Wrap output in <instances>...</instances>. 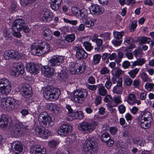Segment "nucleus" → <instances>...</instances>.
<instances>
[{
    "mask_svg": "<svg viewBox=\"0 0 154 154\" xmlns=\"http://www.w3.org/2000/svg\"><path fill=\"white\" fill-rule=\"evenodd\" d=\"M13 35L17 38H20L21 35L20 32L22 30L25 33H29L31 30L26 25L25 20L21 18L15 20L13 23L12 26Z\"/></svg>",
    "mask_w": 154,
    "mask_h": 154,
    "instance_id": "f257e3e1",
    "label": "nucleus"
},
{
    "mask_svg": "<svg viewBox=\"0 0 154 154\" xmlns=\"http://www.w3.org/2000/svg\"><path fill=\"white\" fill-rule=\"evenodd\" d=\"M1 106L6 110L10 111L17 109L18 106V101L13 98L8 97L1 99Z\"/></svg>",
    "mask_w": 154,
    "mask_h": 154,
    "instance_id": "f03ea898",
    "label": "nucleus"
},
{
    "mask_svg": "<svg viewBox=\"0 0 154 154\" xmlns=\"http://www.w3.org/2000/svg\"><path fill=\"white\" fill-rule=\"evenodd\" d=\"M32 53L37 56H41L48 52L50 46L48 43H42L41 45H32L31 47Z\"/></svg>",
    "mask_w": 154,
    "mask_h": 154,
    "instance_id": "7ed1b4c3",
    "label": "nucleus"
},
{
    "mask_svg": "<svg viewBox=\"0 0 154 154\" xmlns=\"http://www.w3.org/2000/svg\"><path fill=\"white\" fill-rule=\"evenodd\" d=\"M93 139L88 140L84 143L83 148L86 154H96L98 150L97 143Z\"/></svg>",
    "mask_w": 154,
    "mask_h": 154,
    "instance_id": "20e7f679",
    "label": "nucleus"
},
{
    "mask_svg": "<svg viewBox=\"0 0 154 154\" xmlns=\"http://www.w3.org/2000/svg\"><path fill=\"white\" fill-rule=\"evenodd\" d=\"M69 72L72 74L82 73L85 71V63L83 61L78 63L71 62L70 64Z\"/></svg>",
    "mask_w": 154,
    "mask_h": 154,
    "instance_id": "39448f33",
    "label": "nucleus"
},
{
    "mask_svg": "<svg viewBox=\"0 0 154 154\" xmlns=\"http://www.w3.org/2000/svg\"><path fill=\"white\" fill-rule=\"evenodd\" d=\"M49 88L44 94V95L45 98L49 100H55L60 94V90L59 88H55L52 86H51Z\"/></svg>",
    "mask_w": 154,
    "mask_h": 154,
    "instance_id": "423d86ee",
    "label": "nucleus"
},
{
    "mask_svg": "<svg viewBox=\"0 0 154 154\" xmlns=\"http://www.w3.org/2000/svg\"><path fill=\"white\" fill-rule=\"evenodd\" d=\"M38 120L41 125L45 127L52 126L53 125L51 124L53 122L52 116L46 112H43L40 114L38 116Z\"/></svg>",
    "mask_w": 154,
    "mask_h": 154,
    "instance_id": "0eeeda50",
    "label": "nucleus"
},
{
    "mask_svg": "<svg viewBox=\"0 0 154 154\" xmlns=\"http://www.w3.org/2000/svg\"><path fill=\"white\" fill-rule=\"evenodd\" d=\"M87 95V91L85 89L77 91L74 93V100L76 103H83Z\"/></svg>",
    "mask_w": 154,
    "mask_h": 154,
    "instance_id": "6e6552de",
    "label": "nucleus"
},
{
    "mask_svg": "<svg viewBox=\"0 0 154 154\" xmlns=\"http://www.w3.org/2000/svg\"><path fill=\"white\" fill-rule=\"evenodd\" d=\"M13 68L11 72V75L17 76L20 74L24 73V69L22 65L20 63H14L12 64Z\"/></svg>",
    "mask_w": 154,
    "mask_h": 154,
    "instance_id": "1a4fd4ad",
    "label": "nucleus"
},
{
    "mask_svg": "<svg viewBox=\"0 0 154 154\" xmlns=\"http://www.w3.org/2000/svg\"><path fill=\"white\" fill-rule=\"evenodd\" d=\"M40 16L43 20L47 22H50L53 18V13L45 8L41 10Z\"/></svg>",
    "mask_w": 154,
    "mask_h": 154,
    "instance_id": "9d476101",
    "label": "nucleus"
},
{
    "mask_svg": "<svg viewBox=\"0 0 154 154\" xmlns=\"http://www.w3.org/2000/svg\"><path fill=\"white\" fill-rule=\"evenodd\" d=\"M73 49L76 51L75 56L77 59L83 60L88 57L87 53L81 47L74 46L73 48Z\"/></svg>",
    "mask_w": 154,
    "mask_h": 154,
    "instance_id": "9b49d317",
    "label": "nucleus"
},
{
    "mask_svg": "<svg viewBox=\"0 0 154 154\" xmlns=\"http://www.w3.org/2000/svg\"><path fill=\"white\" fill-rule=\"evenodd\" d=\"M4 57L6 60L11 59H18L20 57V55L17 51L14 50H8L5 52Z\"/></svg>",
    "mask_w": 154,
    "mask_h": 154,
    "instance_id": "f8f14e48",
    "label": "nucleus"
},
{
    "mask_svg": "<svg viewBox=\"0 0 154 154\" xmlns=\"http://www.w3.org/2000/svg\"><path fill=\"white\" fill-rule=\"evenodd\" d=\"M64 58L61 56L55 55L53 56L48 62V65L52 66L59 65L63 61Z\"/></svg>",
    "mask_w": 154,
    "mask_h": 154,
    "instance_id": "ddd939ff",
    "label": "nucleus"
},
{
    "mask_svg": "<svg viewBox=\"0 0 154 154\" xmlns=\"http://www.w3.org/2000/svg\"><path fill=\"white\" fill-rule=\"evenodd\" d=\"M30 153L31 154H47L46 149L38 145L32 146L30 148Z\"/></svg>",
    "mask_w": 154,
    "mask_h": 154,
    "instance_id": "4468645a",
    "label": "nucleus"
},
{
    "mask_svg": "<svg viewBox=\"0 0 154 154\" xmlns=\"http://www.w3.org/2000/svg\"><path fill=\"white\" fill-rule=\"evenodd\" d=\"M89 9L91 14L97 15L101 14L104 11L103 8L99 5L94 4H92Z\"/></svg>",
    "mask_w": 154,
    "mask_h": 154,
    "instance_id": "2eb2a0df",
    "label": "nucleus"
},
{
    "mask_svg": "<svg viewBox=\"0 0 154 154\" xmlns=\"http://www.w3.org/2000/svg\"><path fill=\"white\" fill-rule=\"evenodd\" d=\"M24 126L22 123L18 121L15 123L14 128L13 129L14 134H21V135L25 134V129L24 128Z\"/></svg>",
    "mask_w": 154,
    "mask_h": 154,
    "instance_id": "dca6fc26",
    "label": "nucleus"
},
{
    "mask_svg": "<svg viewBox=\"0 0 154 154\" xmlns=\"http://www.w3.org/2000/svg\"><path fill=\"white\" fill-rule=\"evenodd\" d=\"M80 128V129L87 133H89L94 130V128L92 124L86 122L81 123Z\"/></svg>",
    "mask_w": 154,
    "mask_h": 154,
    "instance_id": "f3484780",
    "label": "nucleus"
},
{
    "mask_svg": "<svg viewBox=\"0 0 154 154\" xmlns=\"http://www.w3.org/2000/svg\"><path fill=\"white\" fill-rule=\"evenodd\" d=\"M72 127L71 125L68 124H64L60 127V128L57 131L59 135H65L69 132L72 131Z\"/></svg>",
    "mask_w": 154,
    "mask_h": 154,
    "instance_id": "a211bd4d",
    "label": "nucleus"
},
{
    "mask_svg": "<svg viewBox=\"0 0 154 154\" xmlns=\"http://www.w3.org/2000/svg\"><path fill=\"white\" fill-rule=\"evenodd\" d=\"M23 94L25 95V98H29L31 97L32 94V88L28 85H26L23 87Z\"/></svg>",
    "mask_w": 154,
    "mask_h": 154,
    "instance_id": "6ab92c4d",
    "label": "nucleus"
},
{
    "mask_svg": "<svg viewBox=\"0 0 154 154\" xmlns=\"http://www.w3.org/2000/svg\"><path fill=\"white\" fill-rule=\"evenodd\" d=\"M13 145L14 146L13 151L15 154H19L23 152V146L19 141L14 142Z\"/></svg>",
    "mask_w": 154,
    "mask_h": 154,
    "instance_id": "aec40b11",
    "label": "nucleus"
},
{
    "mask_svg": "<svg viewBox=\"0 0 154 154\" xmlns=\"http://www.w3.org/2000/svg\"><path fill=\"white\" fill-rule=\"evenodd\" d=\"M42 36L45 40L49 41L52 38L53 35L51 30L47 28L43 31L42 33Z\"/></svg>",
    "mask_w": 154,
    "mask_h": 154,
    "instance_id": "412c9836",
    "label": "nucleus"
},
{
    "mask_svg": "<svg viewBox=\"0 0 154 154\" xmlns=\"http://www.w3.org/2000/svg\"><path fill=\"white\" fill-rule=\"evenodd\" d=\"M26 67V69L30 73L36 74L38 72V66L34 63H27Z\"/></svg>",
    "mask_w": 154,
    "mask_h": 154,
    "instance_id": "4be33fe9",
    "label": "nucleus"
},
{
    "mask_svg": "<svg viewBox=\"0 0 154 154\" xmlns=\"http://www.w3.org/2000/svg\"><path fill=\"white\" fill-rule=\"evenodd\" d=\"M10 119L5 114H3L0 118V127L4 129L8 124Z\"/></svg>",
    "mask_w": 154,
    "mask_h": 154,
    "instance_id": "5701e85b",
    "label": "nucleus"
},
{
    "mask_svg": "<svg viewBox=\"0 0 154 154\" xmlns=\"http://www.w3.org/2000/svg\"><path fill=\"white\" fill-rule=\"evenodd\" d=\"M43 68L44 70H42V72L45 76L49 77L53 74L54 71V68H51L47 66H44Z\"/></svg>",
    "mask_w": 154,
    "mask_h": 154,
    "instance_id": "b1692460",
    "label": "nucleus"
},
{
    "mask_svg": "<svg viewBox=\"0 0 154 154\" xmlns=\"http://www.w3.org/2000/svg\"><path fill=\"white\" fill-rule=\"evenodd\" d=\"M63 0H51L50 5L51 8L55 10H58Z\"/></svg>",
    "mask_w": 154,
    "mask_h": 154,
    "instance_id": "393cba45",
    "label": "nucleus"
},
{
    "mask_svg": "<svg viewBox=\"0 0 154 154\" xmlns=\"http://www.w3.org/2000/svg\"><path fill=\"white\" fill-rule=\"evenodd\" d=\"M2 86L4 91H0V92L3 94H8L10 92L11 89V87L9 81H7Z\"/></svg>",
    "mask_w": 154,
    "mask_h": 154,
    "instance_id": "a878e982",
    "label": "nucleus"
},
{
    "mask_svg": "<svg viewBox=\"0 0 154 154\" xmlns=\"http://www.w3.org/2000/svg\"><path fill=\"white\" fill-rule=\"evenodd\" d=\"M35 131L36 134L38 133L40 134L48 135L51 134V132L49 130L43 127L36 128Z\"/></svg>",
    "mask_w": 154,
    "mask_h": 154,
    "instance_id": "bb28decb",
    "label": "nucleus"
},
{
    "mask_svg": "<svg viewBox=\"0 0 154 154\" xmlns=\"http://www.w3.org/2000/svg\"><path fill=\"white\" fill-rule=\"evenodd\" d=\"M98 94L102 96H105L107 94V91L103 84H99L98 86Z\"/></svg>",
    "mask_w": 154,
    "mask_h": 154,
    "instance_id": "cd10ccee",
    "label": "nucleus"
},
{
    "mask_svg": "<svg viewBox=\"0 0 154 154\" xmlns=\"http://www.w3.org/2000/svg\"><path fill=\"white\" fill-rule=\"evenodd\" d=\"M88 14L87 10L85 9L80 10L78 17L80 19H87Z\"/></svg>",
    "mask_w": 154,
    "mask_h": 154,
    "instance_id": "c85d7f7f",
    "label": "nucleus"
},
{
    "mask_svg": "<svg viewBox=\"0 0 154 154\" xmlns=\"http://www.w3.org/2000/svg\"><path fill=\"white\" fill-rule=\"evenodd\" d=\"M50 106L51 108H52L53 111L56 116H58L61 113V108L56 105L52 104Z\"/></svg>",
    "mask_w": 154,
    "mask_h": 154,
    "instance_id": "c756f323",
    "label": "nucleus"
},
{
    "mask_svg": "<svg viewBox=\"0 0 154 154\" xmlns=\"http://www.w3.org/2000/svg\"><path fill=\"white\" fill-rule=\"evenodd\" d=\"M138 41L140 44H146L150 42L151 39L149 38L141 36L138 38Z\"/></svg>",
    "mask_w": 154,
    "mask_h": 154,
    "instance_id": "7c9ffc66",
    "label": "nucleus"
},
{
    "mask_svg": "<svg viewBox=\"0 0 154 154\" xmlns=\"http://www.w3.org/2000/svg\"><path fill=\"white\" fill-rule=\"evenodd\" d=\"M145 60L143 58L137 59L134 62H133L132 66L133 67L136 66H142L145 63Z\"/></svg>",
    "mask_w": 154,
    "mask_h": 154,
    "instance_id": "2f4dec72",
    "label": "nucleus"
},
{
    "mask_svg": "<svg viewBox=\"0 0 154 154\" xmlns=\"http://www.w3.org/2000/svg\"><path fill=\"white\" fill-rule=\"evenodd\" d=\"M149 121H146L142 119L140 121V126L143 128L147 129L150 127L151 125Z\"/></svg>",
    "mask_w": 154,
    "mask_h": 154,
    "instance_id": "473e14b6",
    "label": "nucleus"
},
{
    "mask_svg": "<svg viewBox=\"0 0 154 154\" xmlns=\"http://www.w3.org/2000/svg\"><path fill=\"white\" fill-rule=\"evenodd\" d=\"M75 38V35L74 34H69L66 35L65 37V40L69 42H73Z\"/></svg>",
    "mask_w": 154,
    "mask_h": 154,
    "instance_id": "72a5a7b5",
    "label": "nucleus"
},
{
    "mask_svg": "<svg viewBox=\"0 0 154 154\" xmlns=\"http://www.w3.org/2000/svg\"><path fill=\"white\" fill-rule=\"evenodd\" d=\"M77 112H71L69 113L68 116L67 117V120L69 121L77 119Z\"/></svg>",
    "mask_w": 154,
    "mask_h": 154,
    "instance_id": "f704fd0d",
    "label": "nucleus"
},
{
    "mask_svg": "<svg viewBox=\"0 0 154 154\" xmlns=\"http://www.w3.org/2000/svg\"><path fill=\"white\" fill-rule=\"evenodd\" d=\"M101 58V56L99 54H96L93 56L92 61L93 64L96 65L98 63Z\"/></svg>",
    "mask_w": 154,
    "mask_h": 154,
    "instance_id": "c9c22d12",
    "label": "nucleus"
},
{
    "mask_svg": "<svg viewBox=\"0 0 154 154\" xmlns=\"http://www.w3.org/2000/svg\"><path fill=\"white\" fill-rule=\"evenodd\" d=\"M145 88L149 91H154V83L147 82L145 85Z\"/></svg>",
    "mask_w": 154,
    "mask_h": 154,
    "instance_id": "e433bc0d",
    "label": "nucleus"
},
{
    "mask_svg": "<svg viewBox=\"0 0 154 154\" xmlns=\"http://www.w3.org/2000/svg\"><path fill=\"white\" fill-rule=\"evenodd\" d=\"M60 142L59 140H52L48 142V145L49 147L54 148L58 145Z\"/></svg>",
    "mask_w": 154,
    "mask_h": 154,
    "instance_id": "4c0bfd02",
    "label": "nucleus"
},
{
    "mask_svg": "<svg viewBox=\"0 0 154 154\" xmlns=\"http://www.w3.org/2000/svg\"><path fill=\"white\" fill-rule=\"evenodd\" d=\"M142 118L143 119V120L150 121L151 119L150 112H143L142 115Z\"/></svg>",
    "mask_w": 154,
    "mask_h": 154,
    "instance_id": "58836bf2",
    "label": "nucleus"
},
{
    "mask_svg": "<svg viewBox=\"0 0 154 154\" xmlns=\"http://www.w3.org/2000/svg\"><path fill=\"white\" fill-rule=\"evenodd\" d=\"M140 77L142 81L143 82H149L150 81V79L148 75L144 72H142L140 74Z\"/></svg>",
    "mask_w": 154,
    "mask_h": 154,
    "instance_id": "ea45409f",
    "label": "nucleus"
},
{
    "mask_svg": "<svg viewBox=\"0 0 154 154\" xmlns=\"http://www.w3.org/2000/svg\"><path fill=\"white\" fill-rule=\"evenodd\" d=\"M135 97L136 96L135 95L132 94H129L127 100V101L129 104H132L134 102Z\"/></svg>",
    "mask_w": 154,
    "mask_h": 154,
    "instance_id": "a19ab883",
    "label": "nucleus"
},
{
    "mask_svg": "<svg viewBox=\"0 0 154 154\" xmlns=\"http://www.w3.org/2000/svg\"><path fill=\"white\" fill-rule=\"evenodd\" d=\"M58 77L60 80L65 79L67 77V74L65 71L62 70L58 74Z\"/></svg>",
    "mask_w": 154,
    "mask_h": 154,
    "instance_id": "79ce46f5",
    "label": "nucleus"
},
{
    "mask_svg": "<svg viewBox=\"0 0 154 154\" xmlns=\"http://www.w3.org/2000/svg\"><path fill=\"white\" fill-rule=\"evenodd\" d=\"M139 71V69L136 68L128 72V74L132 78L134 79L136 77L137 74Z\"/></svg>",
    "mask_w": 154,
    "mask_h": 154,
    "instance_id": "37998d69",
    "label": "nucleus"
},
{
    "mask_svg": "<svg viewBox=\"0 0 154 154\" xmlns=\"http://www.w3.org/2000/svg\"><path fill=\"white\" fill-rule=\"evenodd\" d=\"M124 32L123 31L119 32L115 31L113 32L114 37L116 39H122V37L124 34Z\"/></svg>",
    "mask_w": 154,
    "mask_h": 154,
    "instance_id": "c03bdc74",
    "label": "nucleus"
},
{
    "mask_svg": "<svg viewBox=\"0 0 154 154\" xmlns=\"http://www.w3.org/2000/svg\"><path fill=\"white\" fill-rule=\"evenodd\" d=\"M83 45L87 51H90L93 49V47L92 46L91 43L88 42H84Z\"/></svg>",
    "mask_w": 154,
    "mask_h": 154,
    "instance_id": "a18cd8bd",
    "label": "nucleus"
},
{
    "mask_svg": "<svg viewBox=\"0 0 154 154\" xmlns=\"http://www.w3.org/2000/svg\"><path fill=\"white\" fill-rule=\"evenodd\" d=\"M133 54L136 58L141 57L143 54L142 51L139 49H136L134 51H133Z\"/></svg>",
    "mask_w": 154,
    "mask_h": 154,
    "instance_id": "49530a36",
    "label": "nucleus"
},
{
    "mask_svg": "<svg viewBox=\"0 0 154 154\" xmlns=\"http://www.w3.org/2000/svg\"><path fill=\"white\" fill-rule=\"evenodd\" d=\"M112 91L114 93L117 94H121L122 92V87L115 86L114 87Z\"/></svg>",
    "mask_w": 154,
    "mask_h": 154,
    "instance_id": "de8ad7c7",
    "label": "nucleus"
},
{
    "mask_svg": "<svg viewBox=\"0 0 154 154\" xmlns=\"http://www.w3.org/2000/svg\"><path fill=\"white\" fill-rule=\"evenodd\" d=\"M110 33L107 32L100 34L99 36L103 38L104 40H109L110 39Z\"/></svg>",
    "mask_w": 154,
    "mask_h": 154,
    "instance_id": "09e8293b",
    "label": "nucleus"
},
{
    "mask_svg": "<svg viewBox=\"0 0 154 154\" xmlns=\"http://www.w3.org/2000/svg\"><path fill=\"white\" fill-rule=\"evenodd\" d=\"M80 10L79 8L76 7H73L72 8L71 11L74 15L75 16H78L79 14Z\"/></svg>",
    "mask_w": 154,
    "mask_h": 154,
    "instance_id": "8fccbe9b",
    "label": "nucleus"
},
{
    "mask_svg": "<svg viewBox=\"0 0 154 154\" xmlns=\"http://www.w3.org/2000/svg\"><path fill=\"white\" fill-rule=\"evenodd\" d=\"M8 81L9 80L8 79L5 78L1 79H0V91L3 92V91H4L2 85Z\"/></svg>",
    "mask_w": 154,
    "mask_h": 154,
    "instance_id": "3c124183",
    "label": "nucleus"
},
{
    "mask_svg": "<svg viewBox=\"0 0 154 154\" xmlns=\"http://www.w3.org/2000/svg\"><path fill=\"white\" fill-rule=\"evenodd\" d=\"M123 57V54L122 52H118V57L116 59L115 62L119 64L121 61Z\"/></svg>",
    "mask_w": 154,
    "mask_h": 154,
    "instance_id": "603ef678",
    "label": "nucleus"
},
{
    "mask_svg": "<svg viewBox=\"0 0 154 154\" xmlns=\"http://www.w3.org/2000/svg\"><path fill=\"white\" fill-rule=\"evenodd\" d=\"M134 42V39L130 37H126L124 42L125 45H127L129 44H131Z\"/></svg>",
    "mask_w": 154,
    "mask_h": 154,
    "instance_id": "864d4df0",
    "label": "nucleus"
},
{
    "mask_svg": "<svg viewBox=\"0 0 154 154\" xmlns=\"http://www.w3.org/2000/svg\"><path fill=\"white\" fill-rule=\"evenodd\" d=\"M113 71L116 76L117 77H119L123 72L119 68H115Z\"/></svg>",
    "mask_w": 154,
    "mask_h": 154,
    "instance_id": "5fc2aeb1",
    "label": "nucleus"
},
{
    "mask_svg": "<svg viewBox=\"0 0 154 154\" xmlns=\"http://www.w3.org/2000/svg\"><path fill=\"white\" fill-rule=\"evenodd\" d=\"M63 20L65 22L69 23L73 26L76 25L77 23V21L76 20H69L65 18H63Z\"/></svg>",
    "mask_w": 154,
    "mask_h": 154,
    "instance_id": "6e6d98bb",
    "label": "nucleus"
},
{
    "mask_svg": "<svg viewBox=\"0 0 154 154\" xmlns=\"http://www.w3.org/2000/svg\"><path fill=\"white\" fill-rule=\"evenodd\" d=\"M122 42V39H116L112 41V44L116 46H119L121 45Z\"/></svg>",
    "mask_w": 154,
    "mask_h": 154,
    "instance_id": "4d7b16f0",
    "label": "nucleus"
},
{
    "mask_svg": "<svg viewBox=\"0 0 154 154\" xmlns=\"http://www.w3.org/2000/svg\"><path fill=\"white\" fill-rule=\"evenodd\" d=\"M107 140H103L104 142L106 143V145L108 146H111L114 143V141L110 138H107Z\"/></svg>",
    "mask_w": 154,
    "mask_h": 154,
    "instance_id": "13d9d810",
    "label": "nucleus"
},
{
    "mask_svg": "<svg viewBox=\"0 0 154 154\" xmlns=\"http://www.w3.org/2000/svg\"><path fill=\"white\" fill-rule=\"evenodd\" d=\"M85 23L86 26L88 27H91L94 25V22L91 20H86Z\"/></svg>",
    "mask_w": 154,
    "mask_h": 154,
    "instance_id": "bf43d9fd",
    "label": "nucleus"
},
{
    "mask_svg": "<svg viewBox=\"0 0 154 154\" xmlns=\"http://www.w3.org/2000/svg\"><path fill=\"white\" fill-rule=\"evenodd\" d=\"M77 119H82L84 117L83 112L82 111H79L77 112Z\"/></svg>",
    "mask_w": 154,
    "mask_h": 154,
    "instance_id": "052dcab7",
    "label": "nucleus"
},
{
    "mask_svg": "<svg viewBox=\"0 0 154 154\" xmlns=\"http://www.w3.org/2000/svg\"><path fill=\"white\" fill-rule=\"evenodd\" d=\"M109 72V70L106 67H103L100 71V74L102 75H105L108 74Z\"/></svg>",
    "mask_w": 154,
    "mask_h": 154,
    "instance_id": "680f3d73",
    "label": "nucleus"
},
{
    "mask_svg": "<svg viewBox=\"0 0 154 154\" xmlns=\"http://www.w3.org/2000/svg\"><path fill=\"white\" fill-rule=\"evenodd\" d=\"M147 92L145 91H142L140 94V97L141 100H144L146 98Z\"/></svg>",
    "mask_w": 154,
    "mask_h": 154,
    "instance_id": "e2e57ef3",
    "label": "nucleus"
},
{
    "mask_svg": "<svg viewBox=\"0 0 154 154\" xmlns=\"http://www.w3.org/2000/svg\"><path fill=\"white\" fill-rule=\"evenodd\" d=\"M137 26V22L135 21H133L130 27V29L131 32H133L134 31L135 29L136 28Z\"/></svg>",
    "mask_w": 154,
    "mask_h": 154,
    "instance_id": "0e129e2a",
    "label": "nucleus"
},
{
    "mask_svg": "<svg viewBox=\"0 0 154 154\" xmlns=\"http://www.w3.org/2000/svg\"><path fill=\"white\" fill-rule=\"evenodd\" d=\"M86 87L88 89L92 91L95 90L97 88V86L96 85H90L88 84L86 85Z\"/></svg>",
    "mask_w": 154,
    "mask_h": 154,
    "instance_id": "69168bd1",
    "label": "nucleus"
},
{
    "mask_svg": "<svg viewBox=\"0 0 154 154\" xmlns=\"http://www.w3.org/2000/svg\"><path fill=\"white\" fill-rule=\"evenodd\" d=\"M112 85V83L110 81V79L107 78V81H106L105 84V86L107 89H109L110 88Z\"/></svg>",
    "mask_w": 154,
    "mask_h": 154,
    "instance_id": "338daca9",
    "label": "nucleus"
},
{
    "mask_svg": "<svg viewBox=\"0 0 154 154\" xmlns=\"http://www.w3.org/2000/svg\"><path fill=\"white\" fill-rule=\"evenodd\" d=\"M101 97L99 96H96L95 99V103L96 104V105H98L100 104L101 103Z\"/></svg>",
    "mask_w": 154,
    "mask_h": 154,
    "instance_id": "774afa93",
    "label": "nucleus"
}]
</instances>
